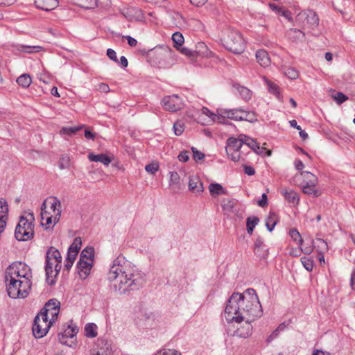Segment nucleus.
Here are the masks:
<instances>
[{
  "label": "nucleus",
  "mask_w": 355,
  "mask_h": 355,
  "mask_svg": "<svg viewBox=\"0 0 355 355\" xmlns=\"http://www.w3.org/2000/svg\"><path fill=\"white\" fill-rule=\"evenodd\" d=\"M298 175L302 178L301 186L304 193L313 197H318L322 194L321 191L316 187L318 180L314 174L302 171Z\"/></svg>",
  "instance_id": "9d476101"
},
{
  "label": "nucleus",
  "mask_w": 355,
  "mask_h": 355,
  "mask_svg": "<svg viewBox=\"0 0 355 355\" xmlns=\"http://www.w3.org/2000/svg\"><path fill=\"white\" fill-rule=\"evenodd\" d=\"M97 90L101 92L107 93L110 91V87L107 84L101 83L97 85Z\"/></svg>",
  "instance_id": "864d4df0"
},
{
  "label": "nucleus",
  "mask_w": 355,
  "mask_h": 355,
  "mask_svg": "<svg viewBox=\"0 0 355 355\" xmlns=\"http://www.w3.org/2000/svg\"><path fill=\"white\" fill-rule=\"evenodd\" d=\"M269 7L273 11L278 12V13H281L283 16L287 17V15H288L287 12L284 10L282 8L279 7L276 4L270 3Z\"/></svg>",
  "instance_id": "8fccbe9b"
},
{
  "label": "nucleus",
  "mask_w": 355,
  "mask_h": 355,
  "mask_svg": "<svg viewBox=\"0 0 355 355\" xmlns=\"http://www.w3.org/2000/svg\"><path fill=\"white\" fill-rule=\"evenodd\" d=\"M124 38H125L127 40L128 43L130 46L134 47V46H137V41L135 38H133L130 36H125V37H124Z\"/></svg>",
  "instance_id": "680f3d73"
},
{
  "label": "nucleus",
  "mask_w": 355,
  "mask_h": 355,
  "mask_svg": "<svg viewBox=\"0 0 355 355\" xmlns=\"http://www.w3.org/2000/svg\"><path fill=\"white\" fill-rule=\"evenodd\" d=\"M260 304L256 291L248 288L240 293H233L230 297L224 313L227 322L241 324L242 320H254L261 315Z\"/></svg>",
  "instance_id": "f257e3e1"
},
{
  "label": "nucleus",
  "mask_w": 355,
  "mask_h": 355,
  "mask_svg": "<svg viewBox=\"0 0 355 355\" xmlns=\"http://www.w3.org/2000/svg\"><path fill=\"white\" fill-rule=\"evenodd\" d=\"M240 137H241V140L243 142V144H245L246 146L250 147L251 149H252L256 153H259V146L257 142L254 139H253L245 135H240Z\"/></svg>",
  "instance_id": "c85d7f7f"
},
{
  "label": "nucleus",
  "mask_w": 355,
  "mask_h": 355,
  "mask_svg": "<svg viewBox=\"0 0 355 355\" xmlns=\"http://www.w3.org/2000/svg\"><path fill=\"white\" fill-rule=\"evenodd\" d=\"M162 105L164 110L175 112L184 107V102L179 96L173 94L164 96L162 101Z\"/></svg>",
  "instance_id": "4468645a"
},
{
  "label": "nucleus",
  "mask_w": 355,
  "mask_h": 355,
  "mask_svg": "<svg viewBox=\"0 0 355 355\" xmlns=\"http://www.w3.org/2000/svg\"><path fill=\"white\" fill-rule=\"evenodd\" d=\"M171 180L174 183H178L180 180V176L177 172H171Z\"/></svg>",
  "instance_id": "69168bd1"
},
{
  "label": "nucleus",
  "mask_w": 355,
  "mask_h": 355,
  "mask_svg": "<svg viewBox=\"0 0 355 355\" xmlns=\"http://www.w3.org/2000/svg\"><path fill=\"white\" fill-rule=\"evenodd\" d=\"M243 142L241 140L240 135L238 139L230 138L227 140L226 152L230 158L234 162H238L241 158L240 149L242 147Z\"/></svg>",
  "instance_id": "2eb2a0df"
},
{
  "label": "nucleus",
  "mask_w": 355,
  "mask_h": 355,
  "mask_svg": "<svg viewBox=\"0 0 355 355\" xmlns=\"http://www.w3.org/2000/svg\"><path fill=\"white\" fill-rule=\"evenodd\" d=\"M236 203L237 202L234 199L225 198L223 200L221 205L223 211L227 214L233 212Z\"/></svg>",
  "instance_id": "7c9ffc66"
},
{
  "label": "nucleus",
  "mask_w": 355,
  "mask_h": 355,
  "mask_svg": "<svg viewBox=\"0 0 355 355\" xmlns=\"http://www.w3.org/2000/svg\"><path fill=\"white\" fill-rule=\"evenodd\" d=\"M243 169H244L245 173L248 175H253L255 173L254 168L250 166L244 165Z\"/></svg>",
  "instance_id": "4d7b16f0"
},
{
  "label": "nucleus",
  "mask_w": 355,
  "mask_h": 355,
  "mask_svg": "<svg viewBox=\"0 0 355 355\" xmlns=\"http://www.w3.org/2000/svg\"><path fill=\"white\" fill-rule=\"evenodd\" d=\"M62 256L60 252L54 247H51L46 256L45 271L46 279L49 281L56 277L61 270Z\"/></svg>",
  "instance_id": "6e6552de"
},
{
  "label": "nucleus",
  "mask_w": 355,
  "mask_h": 355,
  "mask_svg": "<svg viewBox=\"0 0 355 355\" xmlns=\"http://www.w3.org/2000/svg\"><path fill=\"white\" fill-rule=\"evenodd\" d=\"M178 159L182 162H187L189 159V152L182 151L178 155Z\"/></svg>",
  "instance_id": "3c124183"
},
{
  "label": "nucleus",
  "mask_w": 355,
  "mask_h": 355,
  "mask_svg": "<svg viewBox=\"0 0 355 355\" xmlns=\"http://www.w3.org/2000/svg\"><path fill=\"white\" fill-rule=\"evenodd\" d=\"M96 136V133L92 132L91 130L87 129L85 131V137L88 139H94Z\"/></svg>",
  "instance_id": "e2e57ef3"
},
{
  "label": "nucleus",
  "mask_w": 355,
  "mask_h": 355,
  "mask_svg": "<svg viewBox=\"0 0 355 355\" xmlns=\"http://www.w3.org/2000/svg\"><path fill=\"white\" fill-rule=\"evenodd\" d=\"M294 164H295V168H296L297 171H300V173L302 171H303L302 170H303V169H304V163H303L301 160H300V159H296V160L295 161V163H294Z\"/></svg>",
  "instance_id": "13d9d810"
},
{
  "label": "nucleus",
  "mask_w": 355,
  "mask_h": 355,
  "mask_svg": "<svg viewBox=\"0 0 355 355\" xmlns=\"http://www.w3.org/2000/svg\"><path fill=\"white\" fill-rule=\"evenodd\" d=\"M195 55L196 58L198 57L206 58H214L218 60V58L212 52L205 42H199L196 44L195 46Z\"/></svg>",
  "instance_id": "dca6fc26"
},
{
  "label": "nucleus",
  "mask_w": 355,
  "mask_h": 355,
  "mask_svg": "<svg viewBox=\"0 0 355 355\" xmlns=\"http://www.w3.org/2000/svg\"><path fill=\"white\" fill-rule=\"evenodd\" d=\"M81 245H82L81 239L80 237H76L73 239V241L71 243V245H70L68 251H71V252L73 251V252L78 254L79 250L81 248Z\"/></svg>",
  "instance_id": "a19ab883"
},
{
  "label": "nucleus",
  "mask_w": 355,
  "mask_h": 355,
  "mask_svg": "<svg viewBox=\"0 0 355 355\" xmlns=\"http://www.w3.org/2000/svg\"><path fill=\"white\" fill-rule=\"evenodd\" d=\"M174 132L176 135H181L184 130V124L180 121H176L173 125Z\"/></svg>",
  "instance_id": "c03bdc74"
},
{
  "label": "nucleus",
  "mask_w": 355,
  "mask_h": 355,
  "mask_svg": "<svg viewBox=\"0 0 355 355\" xmlns=\"http://www.w3.org/2000/svg\"><path fill=\"white\" fill-rule=\"evenodd\" d=\"M332 97L338 104H341L348 99L347 96L342 92H336L332 95Z\"/></svg>",
  "instance_id": "a18cd8bd"
},
{
  "label": "nucleus",
  "mask_w": 355,
  "mask_h": 355,
  "mask_svg": "<svg viewBox=\"0 0 355 355\" xmlns=\"http://www.w3.org/2000/svg\"><path fill=\"white\" fill-rule=\"evenodd\" d=\"M17 83L21 87L27 88L31 84L32 79L28 74L24 73L18 77V78L17 79Z\"/></svg>",
  "instance_id": "473e14b6"
},
{
  "label": "nucleus",
  "mask_w": 355,
  "mask_h": 355,
  "mask_svg": "<svg viewBox=\"0 0 355 355\" xmlns=\"http://www.w3.org/2000/svg\"><path fill=\"white\" fill-rule=\"evenodd\" d=\"M107 55L109 57L110 59H111L114 61H117L116 52L113 49H107Z\"/></svg>",
  "instance_id": "052dcab7"
},
{
  "label": "nucleus",
  "mask_w": 355,
  "mask_h": 355,
  "mask_svg": "<svg viewBox=\"0 0 355 355\" xmlns=\"http://www.w3.org/2000/svg\"><path fill=\"white\" fill-rule=\"evenodd\" d=\"M289 235L291 237V239L296 242V243L301 246L302 243V239L301 236V234L296 229H291L289 231Z\"/></svg>",
  "instance_id": "ea45409f"
},
{
  "label": "nucleus",
  "mask_w": 355,
  "mask_h": 355,
  "mask_svg": "<svg viewBox=\"0 0 355 355\" xmlns=\"http://www.w3.org/2000/svg\"><path fill=\"white\" fill-rule=\"evenodd\" d=\"M35 219L33 213L24 212L19 218L15 230V237L20 241L31 240L34 236Z\"/></svg>",
  "instance_id": "423d86ee"
},
{
  "label": "nucleus",
  "mask_w": 355,
  "mask_h": 355,
  "mask_svg": "<svg viewBox=\"0 0 355 355\" xmlns=\"http://www.w3.org/2000/svg\"><path fill=\"white\" fill-rule=\"evenodd\" d=\"M87 157L90 162H101L105 166H108L114 159L112 155L103 153L95 155L93 153H89Z\"/></svg>",
  "instance_id": "6ab92c4d"
},
{
  "label": "nucleus",
  "mask_w": 355,
  "mask_h": 355,
  "mask_svg": "<svg viewBox=\"0 0 355 355\" xmlns=\"http://www.w3.org/2000/svg\"><path fill=\"white\" fill-rule=\"evenodd\" d=\"M177 50L179 51L182 54L187 56L191 60H196L194 51L187 47H183L182 46L178 48Z\"/></svg>",
  "instance_id": "58836bf2"
},
{
  "label": "nucleus",
  "mask_w": 355,
  "mask_h": 355,
  "mask_svg": "<svg viewBox=\"0 0 355 355\" xmlns=\"http://www.w3.org/2000/svg\"><path fill=\"white\" fill-rule=\"evenodd\" d=\"M60 200L54 196L47 198L43 202L41 211V224L46 229H51L58 223L61 217Z\"/></svg>",
  "instance_id": "39448f33"
},
{
  "label": "nucleus",
  "mask_w": 355,
  "mask_h": 355,
  "mask_svg": "<svg viewBox=\"0 0 355 355\" xmlns=\"http://www.w3.org/2000/svg\"><path fill=\"white\" fill-rule=\"evenodd\" d=\"M208 189L211 196L214 198L219 196L227 195L228 193L225 188H224L221 184L216 182L211 183L208 187Z\"/></svg>",
  "instance_id": "393cba45"
},
{
  "label": "nucleus",
  "mask_w": 355,
  "mask_h": 355,
  "mask_svg": "<svg viewBox=\"0 0 355 355\" xmlns=\"http://www.w3.org/2000/svg\"><path fill=\"white\" fill-rule=\"evenodd\" d=\"M172 41L173 42V46L178 49L183 45L184 38L181 33L175 32L172 35Z\"/></svg>",
  "instance_id": "f704fd0d"
},
{
  "label": "nucleus",
  "mask_w": 355,
  "mask_h": 355,
  "mask_svg": "<svg viewBox=\"0 0 355 355\" xmlns=\"http://www.w3.org/2000/svg\"><path fill=\"white\" fill-rule=\"evenodd\" d=\"M155 355H182V354L177 351L168 349L166 351L159 352Z\"/></svg>",
  "instance_id": "6e6d98bb"
},
{
  "label": "nucleus",
  "mask_w": 355,
  "mask_h": 355,
  "mask_svg": "<svg viewBox=\"0 0 355 355\" xmlns=\"http://www.w3.org/2000/svg\"><path fill=\"white\" fill-rule=\"evenodd\" d=\"M279 221V216L273 211H270L266 220V225L269 231H272Z\"/></svg>",
  "instance_id": "c756f323"
},
{
  "label": "nucleus",
  "mask_w": 355,
  "mask_h": 355,
  "mask_svg": "<svg viewBox=\"0 0 355 355\" xmlns=\"http://www.w3.org/2000/svg\"><path fill=\"white\" fill-rule=\"evenodd\" d=\"M257 205L261 207H265L268 205V197L266 193L262 194L261 199L258 200Z\"/></svg>",
  "instance_id": "5fc2aeb1"
},
{
  "label": "nucleus",
  "mask_w": 355,
  "mask_h": 355,
  "mask_svg": "<svg viewBox=\"0 0 355 355\" xmlns=\"http://www.w3.org/2000/svg\"><path fill=\"white\" fill-rule=\"evenodd\" d=\"M296 20L303 27L312 29L317 27L319 24L318 15L311 10H306L299 12L296 17Z\"/></svg>",
  "instance_id": "f8f14e48"
},
{
  "label": "nucleus",
  "mask_w": 355,
  "mask_h": 355,
  "mask_svg": "<svg viewBox=\"0 0 355 355\" xmlns=\"http://www.w3.org/2000/svg\"><path fill=\"white\" fill-rule=\"evenodd\" d=\"M193 152V157L196 161H200L204 159L205 155L203 153L198 150L196 148H191Z\"/></svg>",
  "instance_id": "09e8293b"
},
{
  "label": "nucleus",
  "mask_w": 355,
  "mask_h": 355,
  "mask_svg": "<svg viewBox=\"0 0 355 355\" xmlns=\"http://www.w3.org/2000/svg\"><path fill=\"white\" fill-rule=\"evenodd\" d=\"M259 220L256 216L248 217L247 219L246 226L248 234H252L255 226L258 224Z\"/></svg>",
  "instance_id": "4c0bfd02"
},
{
  "label": "nucleus",
  "mask_w": 355,
  "mask_h": 355,
  "mask_svg": "<svg viewBox=\"0 0 355 355\" xmlns=\"http://www.w3.org/2000/svg\"><path fill=\"white\" fill-rule=\"evenodd\" d=\"M252 321L253 320H242L243 323L240 327H236V330L235 331L236 335L241 338H247L250 336L252 330V326L251 324Z\"/></svg>",
  "instance_id": "412c9836"
},
{
  "label": "nucleus",
  "mask_w": 355,
  "mask_h": 355,
  "mask_svg": "<svg viewBox=\"0 0 355 355\" xmlns=\"http://www.w3.org/2000/svg\"><path fill=\"white\" fill-rule=\"evenodd\" d=\"M234 87L243 99L248 101L251 98L252 92L248 88L239 85H235Z\"/></svg>",
  "instance_id": "2f4dec72"
},
{
  "label": "nucleus",
  "mask_w": 355,
  "mask_h": 355,
  "mask_svg": "<svg viewBox=\"0 0 355 355\" xmlns=\"http://www.w3.org/2000/svg\"><path fill=\"white\" fill-rule=\"evenodd\" d=\"M9 207L4 198H0V229H5L8 219Z\"/></svg>",
  "instance_id": "a211bd4d"
},
{
  "label": "nucleus",
  "mask_w": 355,
  "mask_h": 355,
  "mask_svg": "<svg viewBox=\"0 0 355 355\" xmlns=\"http://www.w3.org/2000/svg\"><path fill=\"white\" fill-rule=\"evenodd\" d=\"M35 6L40 10L51 11L55 9L58 5V0H34Z\"/></svg>",
  "instance_id": "aec40b11"
},
{
  "label": "nucleus",
  "mask_w": 355,
  "mask_h": 355,
  "mask_svg": "<svg viewBox=\"0 0 355 355\" xmlns=\"http://www.w3.org/2000/svg\"><path fill=\"white\" fill-rule=\"evenodd\" d=\"M200 121L203 125L213 123H225L227 119L234 121H246L250 123L256 121L257 115L254 112H247L241 109H218L216 113L203 107L200 110Z\"/></svg>",
  "instance_id": "20e7f679"
},
{
  "label": "nucleus",
  "mask_w": 355,
  "mask_h": 355,
  "mask_svg": "<svg viewBox=\"0 0 355 355\" xmlns=\"http://www.w3.org/2000/svg\"><path fill=\"white\" fill-rule=\"evenodd\" d=\"M16 0H0V6H10L15 3Z\"/></svg>",
  "instance_id": "0e129e2a"
},
{
  "label": "nucleus",
  "mask_w": 355,
  "mask_h": 355,
  "mask_svg": "<svg viewBox=\"0 0 355 355\" xmlns=\"http://www.w3.org/2000/svg\"><path fill=\"white\" fill-rule=\"evenodd\" d=\"M300 249L301 252H303L305 254H309L313 252V247L312 245H310L309 246L301 247Z\"/></svg>",
  "instance_id": "bf43d9fd"
},
{
  "label": "nucleus",
  "mask_w": 355,
  "mask_h": 355,
  "mask_svg": "<svg viewBox=\"0 0 355 355\" xmlns=\"http://www.w3.org/2000/svg\"><path fill=\"white\" fill-rule=\"evenodd\" d=\"M256 60L263 67H268L271 60L268 52L264 49H259L255 53Z\"/></svg>",
  "instance_id": "5701e85b"
},
{
  "label": "nucleus",
  "mask_w": 355,
  "mask_h": 355,
  "mask_svg": "<svg viewBox=\"0 0 355 355\" xmlns=\"http://www.w3.org/2000/svg\"><path fill=\"white\" fill-rule=\"evenodd\" d=\"M351 286L355 290V270H353L351 276Z\"/></svg>",
  "instance_id": "774afa93"
},
{
  "label": "nucleus",
  "mask_w": 355,
  "mask_h": 355,
  "mask_svg": "<svg viewBox=\"0 0 355 355\" xmlns=\"http://www.w3.org/2000/svg\"><path fill=\"white\" fill-rule=\"evenodd\" d=\"M282 193L284 196L285 199L293 206L298 205L300 198L298 194L295 191L291 189H284L282 191Z\"/></svg>",
  "instance_id": "a878e982"
},
{
  "label": "nucleus",
  "mask_w": 355,
  "mask_h": 355,
  "mask_svg": "<svg viewBox=\"0 0 355 355\" xmlns=\"http://www.w3.org/2000/svg\"><path fill=\"white\" fill-rule=\"evenodd\" d=\"M83 128V125L78 126V127H71V128H62L60 132L62 135H71L72 134H74L81 130Z\"/></svg>",
  "instance_id": "79ce46f5"
},
{
  "label": "nucleus",
  "mask_w": 355,
  "mask_h": 355,
  "mask_svg": "<svg viewBox=\"0 0 355 355\" xmlns=\"http://www.w3.org/2000/svg\"><path fill=\"white\" fill-rule=\"evenodd\" d=\"M69 165V159L67 156H63L60 161V168L63 169L68 167Z\"/></svg>",
  "instance_id": "603ef678"
},
{
  "label": "nucleus",
  "mask_w": 355,
  "mask_h": 355,
  "mask_svg": "<svg viewBox=\"0 0 355 355\" xmlns=\"http://www.w3.org/2000/svg\"><path fill=\"white\" fill-rule=\"evenodd\" d=\"M124 16L130 21H146L142 10L137 7L128 8L123 13Z\"/></svg>",
  "instance_id": "f3484780"
},
{
  "label": "nucleus",
  "mask_w": 355,
  "mask_h": 355,
  "mask_svg": "<svg viewBox=\"0 0 355 355\" xmlns=\"http://www.w3.org/2000/svg\"><path fill=\"white\" fill-rule=\"evenodd\" d=\"M78 332V329L76 326L73 324H68L67 328L64 329L62 332L59 334V340L65 343L67 341L65 338H73L76 335Z\"/></svg>",
  "instance_id": "b1692460"
},
{
  "label": "nucleus",
  "mask_w": 355,
  "mask_h": 355,
  "mask_svg": "<svg viewBox=\"0 0 355 355\" xmlns=\"http://www.w3.org/2000/svg\"><path fill=\"white\" fill-rule=\"evenodd\" d=\"M78 253L73 252V251H68L67 257L64 263V268L67 270H69L73 264L74 261L77 257Z\"/></svg>",
  "instance_id": "e433bc0d"
},
{
  "label": "nucleus",
  "mask_w": 355,
  "mask_h": 355,
  "mask_svg": "<svg viewBox=\"0 0 355 355\" xmlns=\"http://www.w3.org/2000/svg\"><path fill=\"white\" fill-rule=\"evenodd\" d=\"M85 334L87 337L94 338L97 336V326L94 323H88L85 327Z\"/></svg>",
  "instance_id": "72a5a7b5"
},
{
  "label": "nucleus",
  "mask_w": 355,
  "mask_h": 355,
  "mask_svg": "<svg viewBox=\"0 0 355 355\" xmlns=\"http://www.w3.org/2000/svg\"><path fill=\"white\" fill-rule=\"evenodd\" d=\"M60 308V302L55 299H51L46 303L44 308L39 313L44 315V318H46V320H48L49 322L51 321V324L53 325L58 320Z\"/></svg>",
  "instance_id": "9b49d317"
},
{
  "label": "nucleus",
  "mask_w": 355,
  "mask_h": 355,
  "mask_svg": "<svg viewBox=\"0 0 355 355\" xmlns=\"http://www.w3.org/2000/svg\"><path fill=\"white\" fill-rule=\"evenodd\" d=\"M107 279L115 291L124 293L141 284L139 274L124 257L119 256L114 261L107 273Z\"/></svg>",
  "instance_id": "7ed1b4c3"
},
{
  "label": "nucleus",
  "mask_w": 355,
  "mask_h": 355,
  "mask_svg": "<svg viewBox=\"0 0 355 355\" xmlns=\"http://www.w3.org/2000/svg\"><path fill=\"white\" fill-rule=\"evenodd\" d=\"M191 3L196 6H201L207 1V0H190Z\"/></svg>",
  "instance_id": "338daca9"
},
{
  "label": "nucleus",
  "mask_w": 355,
  "mask_h": 355,
  "mask_svg": "<svg viewBox=\"0 0 355 355\" xmlns=\"http://www.w3.org/2000/svg\"><path fill=\"white\" fill-rule=\"evenodd\" d=\"M189 188L190 191L196 193H201L204 191V187L199 176L196 175L190 176Z\"/></svg>",
  "instance_id": "4be33fe9"
},
{
  "label": "nucleus",
  "mask_w": 355,
  "mask_h": 355,
  "mask_svg": "<svg viewBox=\"0 0 355 355\" xmlns=\"http://www.w3.org/2000/svg\"><path fill=\"white\" fill-rule=\"evenodd\" d=\"M146 171L151 174H154L159 169V165L157 163L147 164L145 167Z\"/></svg>",
  "instance_id": "de8ad7c7"
},
{
  "label": "nucleus",
  "mask_w": 355,
  "mask_h": 355,
  "mask_svg": "<svg viewBox=\"0 0 355 355\" xmlns=\"http://www.w3.org/2000/svg\"><path fill=\"white\" fill-rule=\"evenodd\" d=\"M39 80L44 83L48 84L51 80V76L46 71H42L39 74Z\"/></svg>",
  "instance_id": "49530a36"
},
{
  "label": "nucleus",
  "mask_w": 355,
  "mask_h": 355,
  "mask_svg": "<svg viewBox=\"0 0 355 355\" xmlns=\"http://www.w3.org/2000/svg\"><path fill=\"white\" fill-rule=\"evenodd\" d=\"M221 41L223 46L236 54L243 53L245 49V42L242 35L234 29H227L223 32Z\"/></svg>",
  "instance_id": "0eeeda50"
},
{
  "label": "nucleus",
  "mask_w": 355,
  "mask_h": 355,
  "mask_svg": "<svg viewBox=\"0 0 355 355\" xmlns=\"http://www.w3.org/2000/svg\"><path fill=\"white\" fill-rule=\"evenodd\" d=\"M94 257L93 248L87 247L82 251L77 266L78 273L81 279H85L90 274L94 264Z\"/></svg>",
  "instance_id": "1a4fd4ad"
},
{
  "label": "nucleus",
  "mask_w": 355,
  "mask_h": 355,
  "mask_svg": "<svg viewBox=\"0 0 355 355\" xmlns=\"http://www.w3.org/2000/svg\"><path fill=\"white\" fill-rule=\"evenodd\" d=\"M263 80L265 81V83L268 86V91L271 94L275 95L279 101H280L281 102H283L284 101L283 96L282 95V94L280 92V89L278 87V85H277L276 84H275L273 82L268 80L266 77L263 78Z\"/></svg>",
  "instance_id": "bb28decb"
},
{
  "label": "nucleus",
  "mask_w": 355,
  "mask_h": 355,
  "mask_svg": "<svg viewBox=\"0 0 355 355\" xmlns=\"http://www.w3.org/2000/svg\"><path fill=\"white\" fill-rule=\"evenodd\" d=\"M301 262L306 270L312 271L313 268V260L306 257H303L301 258Z\"/></svg>",
  "instance_id": "37998d69"
},
{
  "label": "nucleus",
  "mask_w": 355,
  "mask_h": 355,
  "mask_svg": "<svg viewBox=\"0 0 355 355\" xmlns=\"http://www.w3.org/2000/svg\"><path fill=\"white\" fill-rule=\"evenodd\" d=\"M282 70L284 71L285 76L290 79H297L299 77V72L297 69L293 67H286L282 66Z\"/></svg>",
  "instance_id": "c9c22d12"
},
{
  "label": "nucleus",
  "mask_w": 355,
  "mask_h": 355,
  "mask_svg": "<svg viewBox=\"0 0 355 355\" xmlns=\"http://www.w3.org/2000/svg\"><path fill=\"white\" fill-rule=\"evenodd\" d=\"M14 51L19 52H24L27 53H32L35 52H40L42 50V48L40 46H25L21 44H17L13 46Z\"/></svg>",
  "instance_id": "cd10ccee"
},
{
  "label": "nucleus",
  "mask_w": 355,
  "mask_h": 355,
  "mask_svg": "<svg viewBox=\"0 0 355 355\" xmlns=\"http://www.w3.org/2000/svg\"><path fill=\"white\" fill-rule=\"evenodd\" d=\"M32 271L22 262H14L6 270V289L12 298H25L31 289Z\"/></svg>",
  "instance_id": "f03ea898"
},
{
  "label": "nucleus",
  "mask_w": 355,
  "mask_h": 355,
  "mask_svg": "<svg viewBox=\"0 0 355 355\" xmlns=\"http://www.w3.org/2000/svg\"><path fill=\"white\" fill-rule=\"evenodd\" d=\"M53 326L51 321H48L46 318L38 313L35 318L33 326V333L36 338H42L44 336L50 328Z\"/></svg>",
  "instance_id": "ddd939ff"
}]
</instances>
